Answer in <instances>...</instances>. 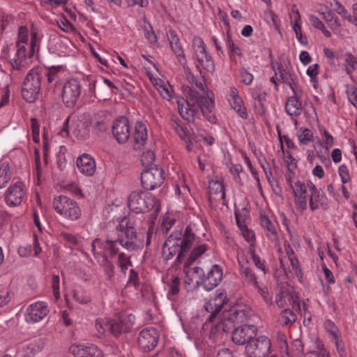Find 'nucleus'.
Segmentation results:
<instances>
[{
  "label": "nucleus",
  "instance_id": "bf43d9fd",
  "mask_svg": "<svg viewBox=\"0 0 357 357\" xmlns=\"http://www.w3.org/2000/svg\"><path fill=\"white\" fill-rule=\"evenodd\" d=\"M74 299L81 304H86L90 301L89 296L86 293L77 290L74 292Z\"/></svg>",
  "mask_w": 357,
  "mask_h": 357
},
{
  "label": "nucleus",
  "instance_id": "de8ad7c7",
  "mask_svg": "<svg viewBox=\"0 0 357 357\" xmlns=\"http://www.w3.org/2000/svg\"><path fill=\"white\" fill-rule=\"evenodd\" d=\"M239 76L241 83L245 86L250 85L254 79V76L252 73L248 72L245 68H242L239 70Z\"/></svg>",
  "mask_w": 357,
  "mask_h": 357
},
{
  "label": "nucleus",
  "instance_id": "dca6fc26",
  "mask_svg": "<svg viewBox=\"0 0 357 357\" xmlns=\"http://www.w3.org/2000/svg\"><path fill=\"white\" fill-rule=\"evenodd\" d=\"M179 231L173 232L165 241L162 250V255L165 260H169L176 255V259L179 260L184 254L178 244V237Z\"/></svg>",
  "mask_w": 357,
  "mask_h": 357
},
{
  "label": "nucleus",
  "instance_id": "603ef678",
  "mask_svg": "<svg viewBox=\"0 0 357 357\" xmlns=\"http://www.w3.org/2000/svg\"><path fill=\"white\" fill-rule=\"evenodd\" d=\"M179 284L180 281L179 278L176 276H174L172 278L171 283L169 285V291L167 293L168 297H170L171 295H176L179 291Z\"/></svg>",
  "mask_w": 357,
  "mask_h": 357
},
{
  "label": "nucleus",
  "instance_id": "f257e3e1",
  "mask_svg": "<svg viewBox=\"0 0 357 357\" xmlns=\"http://www.w3.org/2000/svg\"><path fill=\"white\" fill-rule=\"evenodd\" d=\"M29 42V30L26 26L19 27L16 40V52L11 60L13 70L24 71L28 68L26 59L31 58L38 52L40 38L36 31H31Z\"/></svg>",
  "mask_w": 357,
  "mask_h": 357
},
{
  "label": "nucleus",
  "instance_id": "bb28decb",
  "mask_svg": "<svg viewBox=\"0 0 357 357\" xmlns=\"http://www.w3.org/2000/svg\"><path fill=\"white\" fill-rule=\"evenodd\" d=\"M225 297L222 295L215 296L204 304V309L206 312L211 313L207 320L213 321L215 314L222 308Z\"/></svg>",
  "mask_w": 357,
  "mask_h": 357
},
{
  "label": "nucleus",
  "instance_id": "58836bf2",
  "mask_svg": "<svg viewBox=\"0 0 357 357\" xmlns=\"http://www.w3.org/2000/svg\"><path fill=\"white\" fill-rule=\"evenodd\" d=\"M297 137L300 144L307 145L313 139L312 131L307 128H301L297 132Z\"/></svg>",
  "mask_w": 357,
  "mask_h": 357
},
{
  "label": "nucleus",
  "instance_id": "37998d69",
  "mask_svg": "<svg viewBox=\"0 0 357 357\" xmlns=\"http://www.w3.org/2000/svg\"><path fill=\"white\" fill-rule=\"evenodd\" d=\"M44 342L41 339L33 340L26 345V354L29 356H33L43 347Z\"/></svg>",
  "mask_w": 357,
  "mask_h": 357
},
{
  "label": "nucleus",
  "instance_id": "49530a36",
  "mask_svg": "<svg viewBox=\"0 0 357 357\" xmlns=\"http://www.w3.org/2000/svg\"><path fill=\"white\" fill-rule=\"evenodd\" d=\"M155 160V153L151 150L144 151L142 154L141 161L145 169L155 165L153 162Z\"/></svg>",
  "mask_w": 357,
  "mask_h": 357
},
{
  "label": "nucleus",
  "instance_id": "9d476101",
  "mask_svg": "<svg viewBox=\"0 0 357 357\" xmlns=\"http://www.w3.org/2000/svg\"><path fill=\"white\" fill-rule=\"evenodd\" d=\"M164 181V172L157 165L145 169L141 174L142 186L148 190H152L160 186Z\"/></svg>",
  "mask_w": 357,
  "mask_h": 357
},
{
  "label": "nucleus",
  "instance_id": "5fc2aeb1",
  "mask_svg": "<svg viewBox=\"0 0 357 357\" xmlns=\"http://www.w3.org/2000/svg\"><path fill=\"white\" fill-rule=\"evenodd\" d=\"M60 279L59 275H54L52 278V287L55 298L57 300L60 298Z\"/></svg>",
  "mask_w": 357,
  "mask_h": 357
},
{
  "label": "nucleus",
  "instance_id": "f8f14e48",
  "mask_svg": "<svg viewBox=\"0 0 357 357\" xmlns=\"http://www.w3.org/2000/svg\"><path fill=\"white\" fill-rule=\"evenodd\" d=\"M271 343L266 336H259L246 344L245 351L250 357H266L270 353Z\"/></svg>",
  "mask_w": 357,
  "mask_h": 357
},
{
  "label": "nucleus",
  "instance_id": "4be33fe9",
  "mask_svg": "<svg viewBox=\"0 0 357 357\" xmlns=\"http://www.w3.org/2000/svg\"><path fill=\"white\" fill-rule=\"evenodd\" d=\"M69 351L75 357H103L102 351L91 343L71 345Z\"/></svg>",
  "mask_w": 357,
  "mask_h": 357
},
{
  "label": "nucleus",
  "instance_id": "3c124183",
  "mask_svg": "<svg viewBox=\"0 0 357 357\" xmlns=\"http://www.w3.org/2000/svg\"><path fill=\"white\" fill-rule=\"evenodd\" d=\"M251 94L253 99L257 100L261 105L266 100V93L261 91L260 89L256 86L251 89Z\"/></svg>",
  "mask_w": 357,
  "mask_h": 357
},
{
  "label": "nucleus",
  "instance_id": "72a5a7b5",
  "mask_svg": "<svg viewBox=\"0 0 357 357\" xmlns=\"http://www.w3.org/2000/svg\"><path fill=\"white\" fill-rule=\"evenodd\" d=\"M243 281L247 284L258 287L257 278L254 271L249 266H243L240 270Z\"/></svg>",
  "mask_w": 357,
  "mask_h": 357
},
{
  "label": "nucleus",
  "instance_id": "a19ab883",
  "mask_svg": "<svg viewBox=\"0 0 357 357\" xmlns=\"http://www.w3.org/2000/svg\"><path fill=\"white\" fill-rule=\"evenodd\" d=\"M117 264L121 272L125 275L128 267L132 266L130 257L127 256L124 252H120L118 255Z\"/></svg>",
  "mask_w": 357,
  "mask_h": 357
},
{
  "label": "nucleus",
  "instance_id": "e2e57ef3",
  "mask_svg": "<svg viewBox=\"0 0 357 357\" xmlns=\"http://www.w3.org/2000/svg\"><path fill=\"white\" fill-rule=\"evenodd\" d=\"M252 259L253 263L255 264V266L258 269L262 271L264 274H266L268 272V270L266 267L265 261L261 259L259 255L257 257H254V258Z\"/></svg>",
  "mask_w": 357,
  "mask_h": 357
},
{
  "label": "nucleus",
  "instance_id": "2eb2a0df",
  "mask_svg": "<svg viewBox=\"0 0 357 357\" xmlns=\"http://www.w3.org/2000/svg\"><path fill=\"white\" fill-rule=\"evenodd\" d=\"M135 317L133 314L121 315L116 319H110V334L118 337L121 333L130 331L134 325Z\"/></svg>",
  "mask_w": 357,
  "mask_h": 357
},
{
  "label": "nucleus",
  "instance_id": "5701e85b",
  "mask_svg": "<svg viewBox=\"0 0 357 357\" xmlns=\"http://www.w3.org/2000/svg\"><path fill=\"white\" fill-rule=\"evenodd\" d=\"M222 278V268L219 265L212 266L207 275L202 279V284L204 289L209 291L217 287Z\"/></svg>",
  "mask_w": 357,
  "mask_h": 357
},
{
  "label": "nucleus",
  "instance_id": "a211bd4d",
  "mask_svg": "<svg viewBox=\"0 0 357 357\" xmlns=\"http://www.w3.org/2000/svg\"><path fill=\"white\" fill-rule=\"evenodd\" d=\"M24 197V185L20 181L11 184L4 193L5 202L9 206L15 207L20 205Z\"/></svg>",
  "mask_w": 357,
  "mask_h": 357
},
{
  "label": "nucleus",
  "instance_id": "2f4dec72",
  "mask_svg": "<svg viewBox=\"0 0 357 357\" xmlns=\"http://www.w3.org/2000/svg\"><path fill=\"white\" fill-rule=\"evenodd\" d=\"M250 317V312L246 310L233 311L229 317V320L234 324H248L247 322Z\"/></svg>",
  "mask_w": 357,
  "mask_h": 357
},
{
  "label": "nucleus",
  "instance_id": "393cba45",
  "mask_svg": "<svg viewBox=\"0 0 357 357\" xmlns=\"http://www.w3.org/2000/svg\"><path fill=\"white\" fill-rule=\"evenodd\" d=\"M260 225L264 229L266 237L275 245L279 244V236L277 231V223L272 221L266 215H260Z\"/></svg>",
  "mask_w": 357,
  "mask_h": 357
},
{
  "label": "nucleus",
  "instance_id": "09e8293b",
  "mask_svg": "<svg viewBox=\"0 0 357 357\" xmlns=\"http://www.w3.org/2000/svg\"><path fill=\"white\" fill-rule=\"evenodd\" d=\"M60 238L61 241H63L66 245L68 247L76 245L78 243V240L75 236L67 232H61L60 234Z\"/></svg>",
  "mask_w": 357,
  "mask_h": 357
},
{
  "label": "nucleus",
  "instance_id": "69168bd1",
  "mask_svg": "<svg viewBox=\"0 0 357 357\" xmlns=\"http://www.w3.org/2000/svg\"><path fill=\"white\" fill-rule=\"evenodd\" d=\"M243 236L246 241L250 243H253L255 241V235L252 231L249 230L247 227H245V229H243Z\"/></svg>",
  "mask_w": 357,
  "mask_h": 357
},
{
  "label": "nucleus",
  "instance_id": "412c9836",
  "mask_svg": "<svg viewBox=\"0 0 357 357\" xmlns=\"http://www.w3.org/2000/svg\"><path fill=\"white\" fill-rule=\"evenodd\" d=\"M307 188H308L307 184L298 179L296 180L295 184L291 188L294 197L295 206L301 213L307 207Z\"/></svg>",
  "mask_w": 357,
  "mask_h": 357
},
{
  "label": "nucleus",
  "instance_id": "79ce46f5",
  "mask_svg": "<svg viewBox=\"0 0 357 357\" xmlns=\"http://www.w3.org/2000/svg\"><path fill=\"white\" fill-rule=\"evenodd\" d=\"M95 328L100 335H103L107 331L110 333V319L107 317L97 319Z\"/></svg>",
  "mask_w": 357,
  "mask_h": 357
},
{
  "label": "nucleus",
  "instance_id": "f704fd0d",
  "mask_svg": "<svg viewBox=\"0 0 357 357\" xmlns=\"http://www.w3.org/2000/svg\"><path fill=\"white\" fill-rule=\"evenodd\" d=\"M40 70V79L47 78L49 83L53 82L56 78V73L59 70L63 68L62 66H52L48 69H43L41 68H37Z\"/></svg>",
  "mask_w": 357,
  "mask_h": 357
},
{
  "label": "nucleus",
  "instance_id": "aec40b11",
  "mask_svg": "<svg viewBox=\"0 0 357 357\" xmlns=\"http://www.w3.org/2000/svg\"><path fill=\"white\" fill-rule=\"evenodd\" d=\"M158 340V334L153 328H146L143 329L138 336V344L140 349L148 352L153 349Z\"/></svg>",
  "mask_w": 357,
  "mask_h": 357
},
{
  "label": "nucleus",
  "instance_id": "1a4fd4ad",
  "mask_svg": "<svg viewBox=\"0 0 357 357\" xmlns=\"http://www.w3.org/2000/svg\"><path fill=\"white\" fill-rule=\"evenodd\" d=\"M70 134L77 139L85 140L89 137V130L83 121L75 119L73 116H69L65 121L59 135L66 137Z\"/></svg>",
  "mask_w": 357,
  "mask_h": 357
},
{
  "label": "nucleus",
  "instance_id": "c756f323",
  "mask_svg": "<svg viewBox=\"0 0 357 357\" xmlns=\"http://www.w3.org/2000/svg\"><path fill=\"white\" fill-rule=\"evenodd\" d=\"M277 80L281 81L286 83L287 84H292L296 80V76L293 73V70L291 66L287 65H281L278 71L275 74Z\"/></svg>",
  "mask_w": 357,
  "mask_h": 357
},
{
  "label": "nucleus",
  "instance_id": "7c9ffc66",
  "mask_svg": "<svg viewBox=\"0 0 357 357\" xmlns=\"http://www.w3.org/2000/svg\"><path fill=\"white\" fill-rule=\"evenodd\" d=\"M285 111L291 116H298L303 111L302 102L300 98L290 96L285 103Z\"/></svg>",
  "mask_w": 357,
  "mask_h": 357
},
{
  "label": "nucleus",
  "instance_id": "c85d7f7f",
  "mask_svg": "<svg viewBox=\"0 0 357 357\" xmlns=\"http://www.w3.org/2000/svg\"><path fill=\"white\" fill-rule=\"evenodd\" d=\"M132 137L135 142V149H140L148 137L146 125L142 122H137Z\"/></svg>",
  "mask_w": 357,
  "mask_h": 357
},
{
  "label": "nucleus",
  "instance_id": "0e129e2a",
  "mask_svg": "<svg viewBox=\"0 0 357 357\" xmlns=\"http://www.w3.org/2000/svg\"><path fill=\"white\" fill-rule=\"evenodd\" d=\"M101 88V83L100 82L99 77L90 81L89 84V91L93 96H96V87Z\"/></svg>",
  "mask_w": 357,
  "mask_h": 357
},
{
  "label": "nucleus",
  "instance_id": "864d4df0",
  "mask_svg": "<svg viewBox=\"0 0 357 357\" xmlns=\"http://www.w3.org/2000/svg\"><path fill=\"white\" fill-rule=\"evenodd\" d=\"M321 137L324 143V146L328 149L331 148L334 144V138L326 130H324L321 132Z\"/></svg>",
  "mask_w": 357,
  "mask_h": 357
},
{
  "label": "nucleus",
  "instance_id": "774afa93",
  "mask_svg": "<svg viewBox=\"0 0 357 357\" xmlns=\"http://www.w3.org/2000/svg\"><path fill=\"white\" fill-rule=\"evenodd\" d=\"M192 274L193 275L194 278L195 279H197L196 280L197 284H199V281H202V279L204 278V271L202 268L196 266L192 268L191 270Z\"/></svg>",
  "mask_w": 357,
  "mask_h": 357
},
{
  "label": "nucleus",
  "instance_id": "052dcab7",
  "mask_svg": "<svg viewBox=\"0 0 357 357\" xmlns=\"http://www.w3.org/2000/svg\"><path fill=\"white\" fill-rule=\"evenodd\" d=\"M338 172L342 183H348L350 180V176L347 167L345 165H340Z\"/></svg>",
  "mask_w": 357,
  "mask_h": 357
},
{
  "label": "nucleus",
  "instance_id": "13d9d810",
  "mask_svg": "<svg viewBox=\"0 0 357 357\" xmlns=\"http://www.w3.org/2000/svg\"><path fill=\"white\" fill-rule=\"evenodd\" d=\"M259 294L263 297L264 301L270 304L272 302V296L268 292V289L266 287H261L258 284V287H255Z\"/></svg>",
  "mask_w": 357,
  "mask_h": 357
},
{
  "label": "nucleus",
  "instance_id": "4c0bfd02",
  "mask_svg": "<svg viewBox=\"0 0 357 357\" xmlns=\"http://www.w3.org/2000/svg\"><path fill=\"white\" fill-rule=\"evenodd\" d=\"M231 107L238 113V114L243 119H246L248 114L246 108L243 105V101L241 97L236 99L229 100Z\"/></svg>",
  "mask_w": 357,
  "mask_h": 357
},
{
  "label": "nucleus",
  "instance_id": "473e14b6",
  "mask_svg": "<svg viewBox=\"0 0 357 357\" xmlns=\"http://www.w3.org/2000/svg\"><path fill=\"white\" fill-rule=\"evenodd\" d=\"M12 176L10 165L8 161H0V189L6 186Z\"/></svg>",
  "mask_w": 357,
  "mask_h": 357
},
{
  "label": "nucleus",
  "instance_id": "338daca9",
  "mask_svg": "<svg viewBox=\"0 0 357 357\" xmlns=\"http://www.w3.org/2000/svg\"><path fill=\"white\" fill-rule=\"evenodd\" d=\"M174 191H175V194L177 196H180L181 195H185L187 192H189L190 189L185 184H184V183H183V182H181V185H179V184L175 185Z\"/></svg>",
  "mask_w": 357,
  "mask_h": 357
},
{
  "label": "nucleus",
  "instance_id": "20e7f679",
  "mask_svg": "<svg viewBox=\"0 0 357 357\" xmlns=\"http://www.w3.org/2000/svg\"><path fill=\"white\" fill-rule=\"evenodd\" d=\"M119 249L114 248V243L109 241L103 243L100 238H96L91 243V251L94 257L103 267L107 280H112L114 277V266L106 256V252H109L112 256L117 254Z\"/></svg>",
  "mask_w": 357,
  "mask_h": 357
},
{
  "label": "nucleus",
  "instance_id": "4d7b16f0",
  "mask_svg": "<svg viewBox=\"0 0 357 357\" xmlns=\"http://www.w3.org/2000/svg\"><path fill=\"white\" fill-rule=\"evenodd\" d=\"M307 75L310 77V81L313 83H316L317 82V76L319 73V65L317 63L313 64L312 66H310L307 69Z\"/></svg>",
  "mask_w": 357,
  "mask_h": 357
},
{
  "label": "nucleus",
  "instance_id": "7ed1b4c3",
  "mask_svg": "<svg viewBox=\"0 0 357 357\" xmlns=\"http://www.w3.org/2000/svg\"><path fill=\"white\" fill-rule=\"evenodd\" d=\"M116 237L108 234L106 241L103 243L112 241L114 248L119 243L123 248L129 252H134L141 249L144 245V240L140 234H137L132 217L124 218L116 227Z\"/></svg>",
  "mask_w": 357,
  "mask_h": 357
},
{
  "label": "nucleus",
  "instance_id": "ea45409f",
  "mask_svg": "<svg viewBox=\"0 0 357 357\" xmlns=\"http://www.w3.org/2000/svg\"><path fill=\"white\" fill-rule=\"evenodd\" d=\"M207 249L208 245L205 243H202L195 246L188 258V264L193 263L198 257L204 254Z\"/></svg>",
  "mask_w": 357,
  "mask_h": 357
},
{
  "label": "nucleus",
  "instance_id": "e433bc0d",
  "mask_svg": "<svg viewBox=\"0 0 357 357\" xmlns=\"http://www.w3.org/2000/svg\"><path fill=\"white\" fill-rule=\"evenodd\" d=\"M296 319L295 313L289 309H285L280 314L279 322L282 326H289L293 324Z\"/></svg>",
  "mask_w": 357,
  "mask_h": 357
},
{
  "label": "nucleus",
  "instance_id": "cd10ccee",
  "mask_svg": "<svg viewBox=\"0 0 357 357\" xmlns=\"http://www.w3.org/2000/svg\"><path fill=\"white\" fill-rule=\"evenodd\" d=\"M168 39L171 48L177 57L178 62L181 64H185V63H186V59L178 36L174 31H169Z\"/></svg>",
  "mask_w": 357,
  "mask_h": 357
},
{
  "label": "nucleus",
  "instance_id": "a878e982",
  "mask_svg": "<svg viewBox=\"0 0 357 357\" xmlns=\"http://www.w3.org/2000/svg\"><path fill=\"white\" fill-rule=\"evenodd\" d=\"M177 237L178 244L181 248V252H183L184 253L189 250L196 241L195 234L193 233L190 225L186 227L183 234L179 231V236Z\"/></svg>",
  "mask_w": 357,
  "mask_h": 357
},
{
  "label": "nucleus",
  "instance_id": "f3484780",
  "mask_svg": "<svg viewBox=\"0 0 357 357\" xmlns=\"http://www.w3.org/2000/svg\"><path fill=\"white\" fill-rule=\"evenodd\" d=\"M49 310L47 305L43 301H38L29 305L25 312V320L30 324H34L43 320Z\"/></svg>",
  "mask_w": 357,
  "mask_h": 357
},
{
  "label": "nucleus",
  "instance_id": "423d86ee",
  "mask_svg": "<svg viewBox=\"0 0 357 357\" xmlns=\"http://www.w3.org/2000/svg\"><path fill=\"white\" fill-rule=\"evenodd\" d=\"M192 48L195 57V67L200 75L204 77L203 70L213 73L215 70L214 62L210 54L206 52L205 44L201 38H193Z\"/></svg>",
  "mask_w": 357,
  "mask_h": 357
},
{
  "label": "nucleus",
  "instance_id": "680f3d73",
  "mask_svg": "<svg viewBox=\"0 0 357 357\" xmlns=\"http://www.w3.org/2000/svg\"><path fill=\"white\" fill-rule=\"evenodd\" d=\"M293 29L296 33L298 40L303 45L307 44V38L305 37H303L301 33V24H294Z\"/></svg>",
  "mask_w": 357,
  "mask_h": 357
},
{
  "label": "nucleus",
  "instance_id": "6ab92c4d",
  "mask_svg": "<svg viewBox=\"0 0 357 357\" xmlns=\"http://www.w3.org/2000/svg\"><path fill=\"white\" fill-rule=\"evenodd\" d=\"M112 131L114 137L119 144L126 142L130 137L128 119L124 116L116 119L113 123Z\"/></svg>",
  "mask_w": 357,
  "mask_h": 357
},
{
  "label": "nucleus",
  "instance_id": "8fccbe9b",
  "mask_svg": "<svg viewBox=\"0 0 357 357\" xmlns=\"http://www.w3.org/2000/svg\"><path fill=\"white\" fill-rule=\"evenodd\" d=\"M227 45L228 49L230 51L229 56L231 58L234 55L241 56V54H242L241 49L234 43V41L231 40L229 35L227 36Z\"/></svg>",
  "mask_w": 357,
  "mask_h": 357
},
{
  "label": "nucleus",
  "instance_id": "f03ea898",
  "mask_svg": "<svg viewBox=\"0 0 357 357\" xmlns=\"http://www.w3.org/2000/svg\"><path fill=\"white\" fill-rule=\"evenodd\" d=\"M185 107H179L181 116L189 122H194L199 109L203 116L211 123L217 121L214 114L215 102L208 95H199L195 89H190Z\"/></svg>",
  "mask_w": 357,
  "mask_h": 357
},
{
  "label": "nucleus",
  "instance_id": "6e6552de",
  "mask_svg": "<svg viewBox=\"0 0 357 357\" xmlns=\"http://www.w3.org/2000/svg\"><path fill=\"white\" fill-rule=\"evenodd\" d=\"M40 70L33 68L26 75L22 86V98L28 102H33L38 98L41 86Z\"/></svg>",
  "mask_w": 357,
  "mask_h": 357
},
{
  "label": "nucleus",
  "instance_id": "0eeeda50",
  "mask_svg": "<svg viewBox=\"0 0 357 357\" xmlns=\"http://www.w3.org/2000/svg\"><path fill=\"white\" fill-rule=\"evenodd\" d=\"M52 206L55 211L65 219L75 221L79 219L82 211L78 204L71 198L59 195L54 197Z\"/></svg>",
  "mask_w": 357,
  "mask_h": 357
},
{
  "label": "nucleus",
  "instance_id": "b1692460",
  "mask_svg": "<svg viewBox=\"0 0 357 357\" xmlns=\"http://www.w3.org/2000/svg\"><path fill=\"white\" fill-rule=\"evenodd\" d=\"M79 171L86 176H91L96 169L95 160L87 153H83L76 161Z\"/></svg>",
  "mask_w": 357,
  "mask_h": 357
},
{
  "label": "nucleus",
  "instance_id": "4468645a",
  "mask_svg": "<svg viewBox=\"0 0 357 357\" xmlns=\"http://www.w3.org/2000/svg\"><path fill=\"white\" fill-rule=\"evenodd\" d=\"M257 327L252 324H242L237 326L232 331V341L239 345L248 344L256 336Z\"/></svg>",
  "mask_w": 357,
  "mask_h": 357
},
{
  "label": "nucleus",
  "instance_id": "c9c22d12",
  "mask_svg": "<svg viewBox=\"0 0 357 357\" xmlns=\"http://www.w3.org/2000/svg\"><path fill=\"white\" fill-rule=\"evenodd\" d=\"M344 70L347 75H350L357 69V57L349 52L344 54Z\"/></svg>",
  "mask_w": 357,
  "mask_h": 357
},
{
  "label": "nucleus",
  "instance_id": "c03bdc74",
  "mask_svg": "<svg viewBox=\"0 0 357 357\" xmlns=\"http://www.w3.org/2000/svg\"><path fill=\"white\" fill-rule=\"evenodd\" d=\"M333 10L339 14L343 19L347 20L348 22L353 23L352 16L345 7L337 0H335Z\"/></svg>",
  "mask_w": 357,
  "mask_h": 357
},
{
  "label": "nucleus",
  "instance_id": "ddd939ff",
  "mask_svg": "<svg viewBox=\"0 0 357 357\" xmlns=\"http://www.w3.org/2000/svg\"><path fill=\"white\" fill-rule=\"evenodd\" d=\"M80 95L81 84L77 79H71L65 83L63 87L62 100L66 107H74Z\"/></svg>",
  "mask_w": 357,
  "mask_h": 357
},
{
  "label": "nucleus",
  "instance_id": "9b49d317",
  "mask_svg": "<svg viewBox=\"0 0 357 357\" xmlns=\"http://www.w3.org/2000/svg\"><path fill=\"white\" fill-rule=\"evenodd\" d=\"M307 185L310 192L309 206L311 211L317 209L326 211L329 208V200L321 188H318L311 181H307Z\"/></svg>",
  "mask_w": 357,
  "mask_h": 357
},
{
  "label": "nucleus",
  "instance_id": "39448f33",
  "mask_svg": "<svg viewBox=\"0 0 357 357\" xmlns=\"http://www.w3.org/2000/svg\"><path fill=\"white\" fill-rule=\"evenodd\" d=\"M128 207L136 213L153 211H159V201L149 192L133 191L128 197Z\"/></svg>",
  "mask_w": 357,
  "mask_h": 357
},
{
  "label": "nucleus",
  "instance_id": "6e6d98bb",
  "mask_svg": "<svg viewBox=\"0 0 357 357\" xmlns=\"http://www.w3.org/2000/svg\"><path fill=\"white\" fill-rule=\"evenodd\" d=\"M9 301L8 289L6 287H0V307L6 305Z\"/></svg>",
  "mask_w": 357,
  "mask_h": 357
},
{
  "label": "nucleus",
  "instance_id": "a18cd8bd",
  "mask_svg": "<svg viewBox=\"0 0 357 357\" xmlns=\"http://www.w3.org/2000/svg\"><path fill=\"white\" fill-rule=\"evenodd\" d=\"M209 190L211 193L215 195H220L221 199H225V192L224 190V186L220 181H211L209 182Z\"/></svg>",
  "mask_w": 357,
  "mask_h": 357
}]
</instances>
